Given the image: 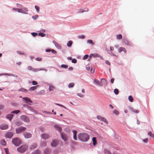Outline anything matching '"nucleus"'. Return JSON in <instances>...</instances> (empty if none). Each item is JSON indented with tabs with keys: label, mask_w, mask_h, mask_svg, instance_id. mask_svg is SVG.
I'll return each mask as SVG.
<instances>
[{
	"label": "nucleus",
	"mask_w": 154,
	"mask_h": 154,
	"mask_svg": "<svg viewBox=\"0 0 154 154\" xmlns=\"http://www.w3.org/2000/svg\"><path fill=\"white\" fill-rule=\"evenodd\" d=\"M78 139L83 142L87 141L89 139V136L88 134L86 133H79L78 135Z\"/></svg>",
	"instance_id": "obj_1"
},
{
	"label": "nucleus",
	"mask_w": 154,
	"mask_h": 154,
	"mask_svg": "<svg viewBox=\"0 0 154 154\" xmlns=\"http://www.w3.org/2000/svg\"><path fill=\"white\" fill-rule=\"evenodd\" d=\"M28 147L26 145H23L17 149L18 151L21 153H23L28 149Z\"/></svg>",
	"instance_id": "obj_2"
},
{
	"label": "nucleus",
	"mask_w": 154,
	"mask_h": 154,
	"mask_svg": "<svg viewBox=\"0 0 154 154\" xmlns=\"http://www.w3.org/2000/svg\"><path fill=\"white\" fill-rule=\"evenodd\" d=\"M12 142L16 146H18L21 143L20 140L17 138L13 139Z\"/></svg>",
	"instance_id": "obj_3"
},
{
	"label": "nucleus",
	"mask_w": 154,
	"mask_h": 154,
	"mask_svg": "<svg viewBox=\"0 0 154 154\" xmlns=\"http://www.w3.org/2000/svg\"><path fill=\"white\" fill-rule=\"evenodd\" d=\"M28 69L29 70H32L34 72H37L40 70L46 71V69L44 68H41L40 69H35L31 66H29L28 67Z\"/></svg>",
	"instance_id": "obj_4"
},
{
	"label": "nucleus",
	"mask_w": 154,
	"mask_h": 154,
	"mask_svg": "<svg viewBox=\"0 0 154 154\" xmlns=\"http://www.w3.org/2000/svg\"><path fill=\"white\" fill-rule=\"evenodd\" d=\"M26 129V128L23 127H21L16 129V131L17 134L21 133Z\"/></svg>",
	"instance_id": "obj_5"
},
{
	"label": "nucleus",
	"mask_w": 154,
	"mask_h": 154,
	"mask_svg": "<svg viewBox=\"0 0 154 154\" xmlns=\"http://www.w3.org/2000/svg\"><path fill=\"white\" fill-rule=\"evenodd\" d=\"M51 136L47 134H43L41 135L42 138L44 140H46L50 138Z\"/></svg>",
	"instance_id": "obj_6"
},
{
	"label": "nucleus",
	"mask_w": 154,
	"mask_h": 154,
	"mask_svg": "<svg viewBox=\"0 0 154 154\" xmlns=\"http://www.w3.org/2000/svg\"><path fill=\"white\" fill-rule=\"evenodd\" d=\"M106 81L104 79H102L101 82H100L97 80V85L100 86H102L103 85V84L106 83Z\"/></svg>",
	"instance_id": "obj_7"
},
{
	"label": "nucleus",
	"mask_w": 154,
	"mask_h": 154,
	"mask_svg": "<svg viewBox=\"0 0 154 154\" xmlns=\"http://www.w3.org/2000/svg\"><path fill=\"white\" fill-rule=\"evenodd\" d=\"M97 119H98L100 120H101V121H103V122H104L106 124H108V122L106 120V119L103 118L102 117L100 116H97Z\"/></svg>",
	"instance_id": "obj_8"
},
{
	"label": "nucleus",
	"mask_w": 154,
	"mask_h": 154,
	"mask_svg": "<svg viewBox=\"0 0 154 154\" xmlns=\"http://www.w3.org/2000/svg\"><path fill=\"white\" fill-rule=\"evenodd\" d=\"M58 143V141L57 140H53L51 143V145L52 147H56Z\"/></svg>",
	"instance_id": "obj_9"
},
{
	"label": "nucleus",
	"mask_w": 154,
	"mask_h": 154,
	"mask_svg": "<svg viewBox=\"0 0 154 154\" xmlns=\"http://www.w3.org/2000/svg\"><path fill=\"white\" fill-rule=\"evenodd\" d=\"M13 135V134L12 132H8L5 135V137L6 138H11Z\"/></svg>",
	"instance_id": "obj_10"
},
{
	"label": "nucleus",
	"mask_w": 154,
	"mask_h": 154,
	"mask_svg": "<svg viewBox=\"0 0 154 154\" xmlns=\"http://www.w3.org/2000/svg\"><path fill=\"white\" fill-rule=\"evenodd\" d=\"M23 99L25 101V102L29 104L30 103H32V101L31 99L27 97H24L23 98Z\"/></svg>",
	"instance_id": "obj_11"
},
{
	"label": "nucleus",
	"mask_w": 154,
	"mask_h": 154,
	"mask_svg": "<svg viewBox=\"0 0 154 154\" xmlns=\"http://www.w3.org/2000/svg\"><path fill=\"white\" fill-rule=\"evenodd\" d=\"M23 135L25 138H29L31 137L32 134L27 132H25L23 133Z\"/></svg>",
	"instance_id": "obj_12"
},
{
	"label": "nucleus",
	"mask_w": 154,
	"mask_h": 154,
	"mask_svg": "<svg viewBox=\"0 0 154 154\" xmlns=\"http://www.w3.org/2000/svg\"><path fill=\"white\" fill-rule=\"evenodd\" d=\"M8 127V126L7 124H2L0 125V129L1 130H5L7 129Z\"/></svg>",
	"instance_id": "obj_13"
},
{
	"label": "nucleus",
	"mask_w": 154,
	"mask_h": 154,
	"mask_svg": "<svg viewBox=\"0 0 154 154\" xmlns=\"http://www.w3.org/2000/svg\"><path fill=\"white\" fill-rule=\"evenodd\" d=\"M21 119L24 121L26 122H29V119L26 116H22L21 117Z\"/></svg>",
	"instance_id": "obj_14"
},
{
	"label": "nucleus",
	"mask_w": 154,
	"mask_h": 154,
	"mask_svg": "<svg viewBox=\"0 0 154 154\" xmlns=\"http://www.w3.org/2000/svg\"><path fill=\"white\" fill-rule=\"evenodd\" d=\"M61 135L62 138L65 141H66L67 140V135L63 133H61Z\"/></svg>",
	"instance_id": "obj_15"
},
{
	"label": "nucleus",
	"mask_w": 154,
	"mask_h": 154,
	"mask_svg": "<svg viewBox=\"0 0 154 154\" xmlns=\"http://www.w3.org/2000/svg\"><path fill=\"white\" fill-rule=\"evenodd\" d=\"M54 127L57 130L60 132L61 133L62 130V128L58 125H54Z\"/></svg>",
	"instance_id": "obj_16"
},
{
	"label": "nucleus",
	"mask_w": 154,
	"mask_h": 154,
	"mask_svg": "<svg viewBox=\"0 0 154 154\" xmlns=\"http://www.w3.org/2000/svg\"><path fill=\"white\" fill-rule=\"evenodd\" d=\"M123 42L125 44L127 45L130 46L132 45V43L128 41L127 39H125L124 40Z\"/></svg>",
	"instance_id": "obj_17"
},
{
	"label": "nucleus",
	"mask_w": 154,
	"mask_h": 154,
	"mask_svg": "<svg viewBox=\"0 0 154 154\" xmlns=\"http://www.w3.org/2000/svg\"><path fill=\"white\" fill-rule=\"evenodd\" d=\"M53 42L55 46L58 49H60L61 48V47L60 44L55 41H53Z\"/></svg>",
	"instance_id": "obj_18"
},
{
	"label": "nucleus",
	"mask_w": 154,
	"mask_h": 154,
	"mask_svg": "<svg viewBox=\"0 0 154 154\" xmlns=\"http://www.w3.org/2000/svg\"><path fill=\"white\" fill-rule=\"evenodd\" d=\"M118 51L119 52H121L122 51H123L124 53H126V50L125 48L123 47H120L118 49Z\"/></svg>",
	"instance_id": "obj_19"
},
{
	"label": "nucleus",
	"mask_w": 154,
	"mask_h": 154,
	"mask_svg": "<svg viewBox=\"0 0 154 154\" xmlns=\"http://www.w3.org/2000/svg\"><path fill=\"white\" fill-rule=\"evenodd\" d=\"M14 116V115L12 114H9L7 115L6 118L9 119L11 121Z\"/></svg>",
	"instance_id": "obj_20"
},
{
	"label": "nucleus",
	"mask_w": 154,
	"mask_h": 154,
	"mask_svg": "<svg viewBox=\"0 0 154 154\" xmlns=\"http://www.w3.org/2000/svg\"><path fill=\"white\" fill-rule=\"evenodd\" d=\"M72 132L73 133V139L74 140H77L76 137L77 131L75 130L72 131Z\"/></svg>",
	"instance_id": "obj_21"
},
{
	"label": "nucleus",
	"mask_w": 154,
	"mask_h": 154,
	"mask_svg": "<svg viewBox=\"0 0 154 154\" xmlns=\"http://www.w3.org/2000/svg\"><path fill=\"white\" fill-rule=\"evenodd\" d=\"M37 143H33L30 147V148L31 149H33L37 147Z\"/></svg>",
	"instance_id": "obj_22"
},
{
	"label": "nucleus",
	"mask_w": 154,
	"mask_h": 154,
	"mask_svg": "<svg viewBox=\"0 0 154 154\" xmlns=\"http://www.w3.org/2000/svg\"><path fill=\"white\" fill-rule=\"evenodd\" d=\"M38 86V85H37L35 86L32 87L29 89V91H34L37 89V87Z\"/></svg>",
	"instance_id": "obj_23"
},
{
	"label": "nucleus",
	"mask_w": 154,
	"mask_h": 154,
	"mask_svg": "<svg viewBox=\"0 0 154 154\" xmlns=\"http://www.w3.org/2000/svg\"><path fill=\"white\" fill-rule=\"evenodd\" d=\"M0 143L2 145L4 146H5L6 144V142L5 140L3 139H2L1 140Z\"/></svg>",
	"instance_id": "obj_24"
},
{
	"label": "nucleus",
	"mask_w": 154,
	"mask_h": 154,
	"mask_svg": "<svg viewBox=\"0 0 154 154\" xmlns=\"http://www.w3.org/2000/svg\"><path fill=\"white\" fill-rule=\"evenodd\" d=\"M46 142L45 141L42 142L40 144V146L42 147H45L46 146Z\"/></svg>",
	"instance_id": "obj_25"
},
{
	"label": "nucleus",
	"mask_w": 154,
	"mask_h": 154,
	"mask_svg": "<svg viewBox=\"0 0 154 154\" xmlns=\"http://www.w3.org/2000/svg\"><path fill=\"white\" fill-rule=\"evenodd\" d=\"M18 12L19 13H21L23 14H27L26 12H25V11L23 9H18Z\"/></svg>",
	"instance_id": "obj_26"
},
{
	"label": "nucleus",
	"mask_w": 154,
	"mask_h": 154,
	"mask_svg": "<svg viewBox=\"0 0 154 154\" xmlns=\"http://www.w3.org/2000/svg\"><path fill=\"white\" fill-rule=\"evenodd\" d=\"M50 152L49 149L48 148L45 149L44 150V154H48Z\"/></svg>",
	"instance_id": "obj_27"
},
{
	"label": "nucleus",
	"mask_w": 154,
	"mask_h": 154,
	"mask_svg": "<svg viewBox=\"0 0 154 154\" xmlns=\"http://www.w3.org/2000/svg\"><path fill=\"white\" fill-rule=\"evenodd\" d=\"M96 57V54H91L89 57V60L92 57L95 58Z\"/></svg>",
	"instance_id": "obj_28"
},
{
	"label": "nucleus",
	"mask_w": 154,
	"mask_h": 154,
	"mask_svg": "<svg viewBox=\"0 0 154 154\" xmlns=\"http://www.w3.org/2000/svg\"><path fill=\"white\" fill-rule=\"evenodd\" d=\"M96 138L95 137H94L92 139V141H93V144L94 146L95 145L96 143Z\"/></svg>",
	"instance_id": "obj_29"
},
{
	"label": "nucleus",
	"mask_w": 154,
	"mask_h": 154,
	"mask_svg": "<svg viewBox=\"0 0 154 154\" xmlns=\"http://www.w3.org/2000/svg\"><path fill=\"white\" fill-rule=\"evenodd\" d=\"M72 42L71 41H69L67 43V46L68 47H70L72 44Z\"/></svg>",
	"instance_id": "obj_30"
},
{
	"label": "nucleus",
	"mask_w": 154,
	"mask_h": 154,
	"mask_svg": "<svg viewBox=\"0 0 154 154\" xmlns=\"http://www.w3.org/2000/svg\"><path fill=\"white\" fill-rule=\"evenodd\" d=\"M148 134L151 136V137L152 138H154V134H152V133L151 132L149 131L148 133Z\"/></svg>",
	"instance_id": "obj_31"
},
{
	"label": "nucleus",
	"mask_w": 154,
	"mask_h": 154,
	"mask_svg": "<svg viewBox=\"0 0 154 154\" xmlns=\"http://www.w3.org/2000/svg\"><path fill=\"white\" fill-rule=\"evenodd\" d=\"M40 151L38 150H37L34 152H33L32 154H40Z\"/></svg>",
	"instance_id": "obj_32"
},
{
	"label": "nucleus",
	"mask_w": 154,
	"mask_h": 154,
	"mask_svg": "<svg viewBox=\"0 0 154 154\" xmlns=\"http://www.w3.org/2000/svg\"><path fill=\"white\" fill-rule=\"evenodd\" d=\"M75 84L74 83H70L68 85V87L69 88H72L74 86Z\"/></svg>",
	"instance_id": "obj_33"
},
{
	"label": "nucleus",
	"mask_w": 154,
	"mask_h": 154,
	"mask_svg": "<svg viewBox=\"0 0 154 154\" xmlns=\"http://www.w3.org/2000/svg\"><path fill=\"white\" fill-rule=\"evenodd\" d=\"M20 112V111L19 110H17L13 111H12L11 112V113L17 114Z\"/></svg>",
	"instance_id": "obj_34"
},
{
	"label": "nucleus",
	"mask_w": 154,
	"mask_h": 154,
	"mask_svg": "<svg viewBox=\"0 0 154 154\" xmlns=\"http://www.w3.org/2000/svg\"><path fill=\"white\" fill-rule=\"evenodd\" d=\"M117 38L118 39H121L122 38V35L121 34H119L117 35Z\"/></svg>",
	"instance_id": "obj_35"
},
{
	"label": "nucleus",
	"mask_w": 154,
	"mask_h": 154,
	"mask_svg": "<svg viewBox=\"0 0 154 154\" xmlns=\"http://www.w3.org/2000/svg\"><path fill=\"white\" fill-rule=\"evenodd\" d=\"M4 75H8L9 76H14V74H9L8 73H4Z\"/></svg>",
	"instance_id": "obj_36"
},
{
	"label": "nucleus",
	"mask_w": 154,
	"mask_h": 154,
	"mask_svg": "<svg viewBox=\"0 0 154 154\" xmlns=\"http://www.w3.org/2000/svg\"><path fill=\"white\" fill-rule=\"evenodd\" d=\"M114 93H115V94L116 95L118 94L119 93V90L117 89H116V88L114 90Z\"/></svg>",
	"instance_id": "obj_37"
},
{
	"label": "nucleus",
	"mask_w": 154,
	"mask_h": 154,
	"mask_svg": "<svg viewBox=\"0 0 154 154\" xmlns=\"http://www.w3.org/2000/svg\"><path fill=\"white\" fill-rule=\"evenodd\" d=\"M128 99L131 102H132L133 101V98L131 96H129Z\"/></svg>",
	"instance_id": "obj_38"
},
{
	"label": "nucleus",
	"mask_w": 154,
	"mask_h": 154,
	"mask_svg": "<svg viewBox=\"0 0 154 154\" xmlns=\"http://www.w3.org/2000/svg\"><path fill=\"white\" fill-rule=\"evenodd\" d=\"M38 35L42 37H43L45 36V34L42 32H40L38 33Z\"/></svg>",
	"instance_id": "obj_39"
},
{
	"label": "nucleus",
	"mask_w": 154,
	"mask_h": 154,
	"mask_svg": "<svg viewBox=\"0 0 154 154\" xmlns=\"http://www.w3.org/2000/svg\"><path fill=\"white\" fill-rule=\"evenodd\" d=\"M16 125L17 126H19L22 125V123L20 122H17L16 123Z\"/></svg>",
	"instance_id": "obj_40"
},
{
	"label": "nucleus",
	"mask_w": 154,
	"mask_h": 154,
	"mask_svg": "<svg viewBox=\"0 0 154 154\" xmlns=\"http://www.w3.org/2000/svg\"><path fill=\"white\" fill-rule=\"evenodd\" d=\"M35 8L37 11V12H39V7L38 6L35 5Z\"/></svg>",
	"instance_id": "obj_41"
},
{
	"label": "nucleus",
	"mask_w": 154,
	"mask_h": 154,
	"mask_svg": "<svg viewBox=\"0 0 154 154\" xmlns=\"http://www.w3.org/2000/svg\"><path fill=\"white\" fill-rule=\"evenodd\" d=\"M61 67L62 68H66V69L68 67V66L67 65H65V64L62 65L61 66Z\"/></svg>",
	"instance_id": "obj_42"
},
{
	"label": "nucleus",
	"mask_w": 154,
	"mask_h": 154,
	"mask_svg": "<svg viewBox=\"0 0 154 154\" xmlns=\"http://www.w3.org/2000/svg\"><path fill=\"white\" fill-rule=\"evenodd\" d=\"M78 38H85V36L84 35H79L78 36Z\"/></svg>",
	"instance_id": "obj_43"
},
{
	"label": "nucleus",
	"mask_w": 154,
	"mask_h": 154,
	"mask_svg": "<svg viewBox=\"0 0 154 154\" xmlns=\"http://www.w3.org/2000/svg\"><path fill=\"white\" fill-rule=\"evenodd\" d=\"M54 88V87L53 86H50L49 87V90L50 91H53Z\"/></svg>",
	"instance_id": "obj_44"
},
{
	"label": "nucleus",
	"mask_w": 154,
	"mask_h": 154,
	"mask_svg": "<svg viewBox=\"0 0 154 154\" xmlns=\"http://www.w3.org/2000/svg\"><path fill=\"white\" fill-rule=\"evenodd\" d=\"M88 55L86 54L83 57V60H85L88 58Z\"/></svg>",
	"instance_id": "obj_45"
},
{
	"label": "nucleus",
	"mask_w": 154,
	"mask_h": 154,
	"mask_svg": "<svg viewBox=\"0 0 154 154\" xmlns=\"http://www.w3.org/2000/svg\"><path fill=\"white\" fill-rule=\"evenodd\" d=\"M17 52L19 54L23 55L24 54L23 52H22L20 51H17Z\"/></svg>",
	"instance_id": "obj_46"
},
{
	"label": "nucleus",
	"mask_w": 154,
	"mask_h": 154,
	"mask_svg": "<svg viewBox=\"0 0 154 154\" xmlns=\"http://www.w3.org/2000/svg\"><path fill=\"white\" fill-rule=\"evenodd\" d=\"M114 113L116 115H118L119 114V112L116 110H114Z\"/></svg>",
	"instance_id": "obj_47"
},
{
	"label": "nucleus",
	"mask_w": 154,
	"mask_h": 154,
	"mask_svg": "<svg viewBox=\"0 0 154 154\" xmlns=\"http://www.w3.org/2000/svg\"><path fill=\"white\" fill-rule=\"evenodd\" d=\"M32 84L33 85H36L38 84V83L36 81H33L32 82Z\"/></svg>",
	"instance_id": "obj_48"
},
{
	"label": "nucleus",
	"mask_w": 154,
	"mask_h": 154,
	"mask_svg": "<svg viewBox=\"0 0 154 154\" xmlns=\"http://www.w3.org/2000/svg\"><path fill=\"white\" fill-rule=\"evenodd\" d=\"M132 112H135L136 113H138L139 112V111L138 110H135V109H132Z\"/></svg>",
	"instance_id": "obj_49"
},
{
	"label": "nucleus",
	"mask_w": 154,
	"mask_h": 154,
	"mask_svg": "<svg viewBox=\"0 0 154 154\" xmlns=\"http://www.w3.org/2000/svg\"><path fill=\"white\" fill-rule=\"evenodd\" d=\"M87 42H88V43H90L92 44H93V42L91 40H90V39L88 40L87 41Z\"/></svg>",
	"instance_id": "obj_50"
},
{
	"label": "nucleus",
	"mask_w": 154,
	"mask_h": 154,
	"mask_svg": "<svg viewBox=\"0 0 154 154\" xmlns=\"http://www.w3.org/2000/svg\"><path fill=\"white\" fill-rule=\"evenodd\" d=\"M77 95L78 96L81 97H84V95L80 93H78Z\"/></svg>",
	"instance_id": "obj_51"
},
{
	"label": "nucleus",
	"mask_w": 154,
	"mask_h": 154,
	"mask_svg": "<svg viewBox=\"0 0 154 154\" xmlns=\"http://www.w3.org/2000/svg\"><path fill=\"white\" fill-rule=\"evenodd\" d=\"M72 63H76L77 62V60L76 59H74L72 60Z\"/></svg>",
	"instance_id": "obj_52"
},
{
	"label": "nucleus",
	"mask_w": 154,
	"mask_h": 154,
	"mask_svg": "<svg viewBox=\"0 0 154 154\" xmlns=\"http://www.w3.org/2000/svg\"><path fill=\"white\" fill-rule=\"evenodd\" d=\"M143 141L145 143H147L148 142V138H146L145 139L143 140Z\"/></svg>",
	"instance_id": "obj_53"
},
{
	"label": "nucleus",
	"mask_w": 154,
	"mask_h": 154,
	"mask_svg": "<svg viewBox=\"0 0 154 154\" xmlns=\"http://www.w3.org/2000/svg\"><path fill=\"white\" fill-rule=\"evenodd\" d=\"M105 154H110V152L107 150H105L104 151Z\"/></svg>",
	"instance_id": "obj_54"
},
{
	"label": "nucleus",
	"mask_w": 154,
	"mask_h": 154,
	"mask_svg": "<svg viewBox=\"0 0 154 154\" xmlns=\"http://www.w3.org/2000/svg\"><path fill=\"white\" fill-rule=\"evenodd\" d=\"M32 35L34 36H35L37 35L38 34L36 32H32L31 33Z\"/></svg>",
	"instance_id": "obj_55"
},
{
	"label": "nucleus",
	"mask_w": 154,
	"mask_h": 154,
	"mask_svg": "<svg viewBox=\"0 0 154 154\" xmlns=\"http://www.w3.org/2000/svg\"><path fill=\"white\" fill-rule=\"evenodd\" d=\"M95 68H91V73H93L94 72Z\"/></svg>",
	"instance_id": "obj_56"
},
{
	"label": "nucleus",
	"mask_w": 154,
	"mask_h": 154,
	"mask_svg": "<svg viewBox=\"0 0 154 154\" xmlns=\"http://www.w3.org/2000/svg\"><path fill=\"white\" fill-rule=\"evenodd\" d=\"M84 11H84L83 9H80L78 11V12L79 13H81V12H83Z\"/></svg>",
	"instance_id": "obj_57"
},
{
	"label": "nucleus",
	"mask_w": 154,
	"mask_h": 154,
	"mask_svg": "<svg viewBox=\"0 0 154 154\" xmlns=\"http://www.w3.org/2000/svg\"><path fill=\"white\" fill-rule=\"evenodd\" d=\"M51 51V52L53 54H56L57 53V52L54 49H52Z\"/></svg>",
	"instance_id": "obj_58"
},
{
	"label": "nucleus",
	"mask_w": 154,
	"mask_h": 154,
	"mask_svg": "<svg viewBox=\"0 0 154 154\" xmlns=\"http://www.w3.org/2000/svg\"><path fill=\"white\" fill-rule=\"evenodd\" d=\"M105 63H106L108 65H109L110 66V63L109 62V61L108 60H106V61H105Z\"/></svg>",
	"instance_id": "obj_59"
},
{
	"label": "nucleus",
	"mask_w": 154,
	"mask_h": 154,
	"mask_svg": "<svg viewBox=\"0 0 154 154\" xmlns=\"http://www.w3.org/2000/svg\"><path fill=\"white\" fill-rule=\"evenodd\" d=\"M5 152L6 153V154H8V150L7 148H5Z\"/></svg>",
	"instance_id": "obj_60"
},
{
	"label": "nucleus",
	"mask_w": 154,
	"mask_h": 154,
	"mask_svg": "<svg viewBox=\"0 0 154 154\" xmlns=\"http://www.w3.org/2000/svg\"><path fill=\"white\" fill-rule=\"evenodd\" d=\"M38 17V15H35V16H33L32 17V18L34 19L35 20Z\"/></svg>",
	"instance_id": "obj_61"
},
{
	"label": "nucleus",
	"mask_w": 154,
	"mask_h": 154,
	"mask_svg": "<svg viewBox=\"0 0 154 154\" xmlns=\"http://www.w3.org/2000/svg\"><path fill=\"white\" fill-rule=\"evenodd\" d=\"M97 57L99 58L100 59H102V57L98 54H97Z\"/></svg>",
	"instance_id": "obj_62"
},
{
	"label": "nucleus",
	"mask_w": 154,
	"mask_h": 154,
	"mask_svg": "<svg viewBox=\"0 0 154 154\" xmlns=\"http://www.w3.org/2000/svg\"><path fill=\"white\" fill-rule=\"evenodd\" d=\"M23 10H24L25 12H28V10L27 8H23Z\"/></svg>",
	"instance_id": "obj_63"
},
{
	"label": "nucleus",
	"mask_w": 154,
	"mask_h": 154,
	"mask_svg": "<svg viewBox=\"0 0 154 154\" xmlns=\"http://www.w3.org/2000/svg\"><path fill=\"white\" fill-rule=\"evenodd\" d=\"M110 51H113L114 50V48L113 47L110 46Z\"/></svg>",
	"instance_id": "obj_64"
}]
</instances>
